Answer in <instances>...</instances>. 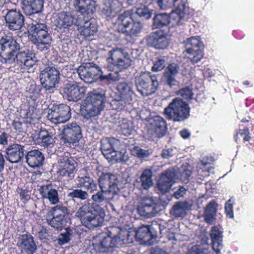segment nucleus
Here are the masks:
<instances>
[{
	"label": "nucleus",
	"instance_id": "f257e3e1",
	"mask_svg": "<svg viewBox=\"0 0 254 254\" xmlns=\"http://www.w3.org/2000/svg\"><path fill=\"white\" fill-rule=\"evenodd\" d=\"M106 102L105 93H100L96 90L89 92L80 106L81 116L86 120L98 116L104 109Z\"/></svg>",
	"mask_w": 254,
	"mask_h": 254
},
{
	"label": "nucleus",
	"instance_id": "f03ea898",
	"mask_svg": "<svg viewBox=\"0 0 254 254\" xmlns=\"http://www.w3.org/2000/svg\"><path fill=\"white\" fill-rule=\"evenodd\" d=\"M107 68L109 71L122 72L129 67L132 60L128 53L122 48H113L109 51L107 57Z\"/></svg>",
	"mask_w": 254,
	"mask_h": 254
},
{
	"label": "nucleus",
	"instance_id": "7ed1b4c3",
	"mask_svg": "<svg viewBox=\"0 0 254 254\" xmlns=\"http://www.w3.org/2000/svg\"><path fill=\"white\" fill-rule=\"evenodd\" d=\"M190 107L183 99L175 98L164 110V115L168 120L174 122H181L190 116Z\"/></svg>",
	"mask_w": 254,
	"mask_h": 254
},
{
	"label": "nucleus",
	"instance_id": "20e7f679",
	"mask_svg": "<svg viewBox=\"0 0 254 254\" xmlns=\"http://www.w3.org/2000/svg\"><path fill=\"white\" fill-rule=\"evenodd\" d=\"M31 40L38 46L43 45L42 50L49 48L52 41V37L49 32L48 28L43 20L33 22L30 28Z\"/></svg>",
	"mask_w": 254,
	"mask_h": 254
},
{
	"label": "nucleus",
	"instance_id": "39448f33",
	"mask_svg": "<svg viewBox=\"0 0 254 254\" xmlns=\"http://www.w3.org/2000/svg\"><path fill=\"white\" fill-rule=\"evenodd\" d=\"M77 71L81 79L87 83H91L98 79L101 81L113 79L111 72L103 75L101 67L93 63H85L77 68Z\"/></svg>",
	"mask_w": 254,
	"mask_h": 254
},
{
	"label": "nucleus",
	"instance_id": "423d86ee",
	"mask_svg": "<svg viewBox=\"0 0 254 254\" xmlns=\"http://www.w3.org/2000/svg\"><path fill=\"white\" fill-rule=\"evenodd\" d=\"M137 91L143 96L152 95L157 91L159 82L156 75L150 72H142L135 78Z\"/></svg>",
	"mask_w": 254,
	"mask_h": 254
},
{
	"label": "nucleus",
	"instance_id": "0eeeda50",
	"mask_svg": "<svg viewBox=\"0 0 254 254\" xmlns=\"http://www.w3.org/2000/svg\"><path fill=\"white\" fill-rule=\"evenodd\" d=\"M20 49V44L12 36L5 35L0 39V62L12 64L15 54Z\"/></svg>",
	"mask_w": 254,
	"mask_h": 254
},
{
	"label": "nucleus",
	"instance_id": "6e6552de",
	"mask_svg": "<svg viewBox=\"0 0 254 254\" xmlns=\"http://www.w3.org/2000/svg\"><path fill=\"white\" fill-rule=\"evenodd\" d=\"M118 31L126 35L132 36L139 33L143 28L142 23L133 18L132 14L125 11L118 18Z\"/></svg>",
	"mask_w": 254,
	"mask_h": 254
},
{
	"label": "nucleus",
	"instance_id": "1a4fd4ad",
	"mask_svg": "<svg viewBox=\"0 0 254 254\" xmlns=\"http://www.w3.org/2000/svg\"><path fill=\"white\" fill-rule=\"evenodd\" d=\"M75 215L81 222H91L93 220L97 221V222H104L105 213L99 205L87 203L80 207Z\"/></svg>",
	"mask_w": 254,
	"mask_h": 254
},
{
	"label": "nucleus",
	"instance_id": "9d476101",
	"mask_svg": "<svg viewBox=\"0 0 254 254\" xmlns=\"http://www.w3.org/2000/svg\"><path fill=\"white\" fill-rule=\"evenodd\" d=\"M58 177L66 180L74 178L75 172L76 162L69 152H66L60 157L58 161Z\"/></svg>",
	"mask_w": 254,
	"mask_h": 254
},
{
	"label": "nucleus",
	"instance_id": "9b49d317",
	"mask_svg": "<svg viewBox=\"0 0 254 254\" xmlns=\"http://www.w3.org/2000/svg\"><path fill=\"white\" fill-rule=\"evenodd\" d=\"M61 135L60 139L63 145L72 147L82 137L81 127L75 123L68 124L64 126Z\"/></svg>",
	"mask_w": 254,
	"mask_h": 254
},
{
	"label": "nucleus",
	"instance_id": "f8f14e48",
	"mask_svg": "<svg viewBox=\"0 0 254 254\" xmlns=\"http://www.w3.org/2000/svg\"><path fill=\"white\" fill-rule=\"evenodd\" d=\"M71 109L64 104H54L49 109L47 118L52 123L58 125L68 121L71 118Z\"/></svg>",
	"mask_w": 254,
	"mask_h": 254
},
{
	"label": "nucleus",
	"instance_id": "ddd939ff",
	"mask_svg": "<svg viewBox=\"0 0 254 254\" xmlns=\"http://www.w3.org/2000/svg\"><path fill=\"white\" fill-rule=\"evenodd\" d=\"M186 52L188 58L193 64L199 62L203 57L202 43L199 37H191L186 41Z\"/></svg>",
	"mask_w": 254,
	"mask_h": 254
},
{
	"label": "nucleus",
	"instance_id": "4468645a",
	"mask_svg": "<svg viewBox=\"0 0 254 254\" xmlns=\"http://www.w3.org/2000/svg\"><path fill=\"white\" fill-rule=\"evenodd\" d=\"M4 18L5 26L10 31H20L24 25L25 17L19 9H7Z\"/></svg>",
	"mask_w": 254,
	"mask_h": 254
},
{
	"label": "nucleus",
	"instance_id": "2eb2a0df",
	"mask_svg": "<svg viewBox=\"0 0 254 254\" xmlns=\"http://www.w3.org/2000/svg\"><path fill=\"white\" fill-rule=\"evenodd\" d=\"M60 72L54 67H47L40 74L42 86L46 91L55 87L60 80Z\"/></svg>",
	"mask_w": 254,
	"mask_h": 254
},
{
	"label": "nucleus",
	"instance_id": "dca6fc26",
	"mask_svg": "<svg viewBox=\"0 0 254 254\" xmlns=\"http://www.w3.org/2000/svg\"><path fill=\"white\" fill-rule=\"evenodd\" d=\"M116 238L108 235H99L93 238L92 246L97 253H105L111 252L117 247Z\"/></svg>",
	"mask_w": 254,
	"mask_h": 254
},
{
	"label": "nucleus",
	"instance_id": "f3484780",
	"mask_svg": "<svg viewBox=\"0 0 254 254\" xmlns=\"http://www.w3.org/2000/svg\"><path fill=\"white\" fill-rule=\"evenodd\" d=\"M117 176L111 173L103 172L98 179L100 189L106 190L112 195L116 194L119 190Z\"/></svg>",
	"mask_w": 254,
	"mask_h": 254
},
{
	"label": "nucleus",
	"instance_id": "a211bd4d",
	"mask_svg": "<svg viewBox=\"0 0 254 254\" xmlns=\"http://www.w3.org/2000/svg\"><path fill=\"white\" fill-rule=\"evenodd\" d=\"M186 0H181L177 7L172 10L169 14L170 23L172 27L180 26L183 24L184 17L191 13V9L189 7Z\"/></svg>",
	"mask_w": 254,
	"mask_h": 254
},
{
	"label": "nucleus",
	"instance_id": "6ab92c4d",
	"mask_svg": "<svg viewBox=\"0 0 254 254\" xmlns=\"http://www.w3.org/2000/svg\"><path fill=\"white\" fill-rule=\"evenodd\" d=\"M148 46L156 49H164L170 44L168 34L164 30L159 29L151 32L146 38Z\"/></svg>",
	"mask_w": 254,
	"mask_h": 254
},
{
	"label": "nucleus",
	"instance_id": "aec40b11",
	"mask_svg": "<svg viewBox=\"0 0 254 254\" xmlns=\"http://www.w3.org/2000/svg\"><path fill=\"white\" fill-rule=\"evenodd\" d=\"M34 54L29 49L23 51H18L14 56L12 63L16 62L19 66L22 72L28 70L36 64V61L34 59Z\"/></svg>",
	"mask_w": 254,
	"mask_h": 254
},
{
	"label": "nucleus",
	"instance_id": "412c9836",
	"mask_svg": "<svg viewBox=\"0 0 254 254\" xmlns=\"http://www.w3.org/2000/svg\"><path fill=\"white\" fill-rule=\"evenodd\" d=\"M160 205L151 197H143L138 205L137 210L141 216L153 217L160 211Z\"/></svg>",
	"mask_w": 254,
	"mask_h": 254
},
{
	"label": "nucleus",
	"instance_id": "4be33fe9",
	"mask_svg": "<svg viewBox=\"0 0 254 254\" xmlns=\"http://www.w3.org/2000/svg\"><path fill=\"white\" fill-rule=\"evenodd\" d=\"M147 128L148 132L152 136L162 137L167 131L166 121L162 117L156 116L149 120Z\"/></svg>",
	"mask_w": 254,
	"mask_h": 254
},
{
	"label": "nucleus",
	"instance_id": "5701e85b",
	"mask_svg": "<svg viewBox=\"0 0 254 254\" xmlns=\"http://www.w3.org/2000/svg\"><path fill=\"white\" fill-rule=\"evenodd\" d=\"M47 222H68V209L63 205H56L49 210L46 215Z\"/></svg>",
	"mask_w": 254,
	"mask_h": 254
},
{
	"label": "nucleus",
	"instance_id": "b1692460",
	"mask_svg": "<svg viewBox=\"0 0 254 254\" xmlns=\"http://www.w3.org/2000/svg\"><path fill=\"white\" fill-rule=\"evenodd\" d=\"M176 176V171L173 168L168 169L161 174L157 183V188L160 193L164 194L170 190Z\"/></svg>",
	"mask_w": 254,
	"mask_h": 254
},
{
	"label": "nucleus",
	"instance_id": "393cba45",
	"mask_svg": "<svg viewBox=\"0 0 254 254\" xmlns=\"http://www.w3.org/2000/svg\"><path fill=\"white\" fill-rule=\"evenodd\" d=\"M85 92V87L80 86L77 82L66 84L63 89L64 96L69 101L77 102L80 100L84 96Z\"/></svg>",
	"mask_w": 254,
	"mask_h": 254
},
{
	"label": "nucleus",
	"instance_id": "a878e982",
	"mask_svg": "<svg viewBox=\"0 0 254 254\" xmlns=\"http://www.w3.org/2000/svg\"><path fill=\"white\" fill-rule=\"evenodd\" d=\"M119 142V140L114 138H106L101 141L102 153L109 162L117 161V152L115 150V145Z\"/></svg>",
	"mask_w": 254,
	"mask_h": 254
},
{
	"label": "nucleus",
	"instance_id": "bb28decb",
	"mask_svg": "<svg viewBox=\"0 0 254 254\" xmlns=\"http://www.w3.org/2000/svg\"><path fill=\"white\" fill-rule=\"evenodd\" d=\"M24 146L18 143L9 145L5 149L6 159L11 163L20 162L24 156Z\"/></svg>",
	"mask_w": 254,
	"mask_h": 254
},
{
	"label": "nucleus",
	"instance_id": "cd10ccee",
	"mask_svg": "<svg viewBox=\"0 0 254 254\" xmlns=\"http://www.w3.org/2000/svg\"><path fill=\"white\" fill-rule=\"evenodd\" d=\"M17 246L22 254H34L37 250L34 237L31 234L22 235Z\"/></svg>",
	"mask_w": 254,
	"mask_h": 254
},
{
	"label": "nucleus",
	"instance_id": "c85d7f7f",
	"mask_svg": "<svg viewBox=\"0 0 254 254\" xmlns=\"http://www.w3.org/2000/svg\"><path fill=\"white\" fill-rule=\"evenodd\" d=\"M179 65L175 63L168 64L163 72V78L165 85L172 88L177 85L178 81L176 77L180 70Z\"/></svg>",
	"mask_w": 254,
	"mask_h": 254
},
{
	"label": "nucleus",
	"instance_id": "c756f323",
	"mask_svg": "<svg viewBox=\"0 0 254 254\" xmlns=\"http://www.w3.org/2000/svg\"><path fill=\"white\" fill-rule=\"evenodd\" d=\"M133 231L134 239L141 243L150 244L156 237V235L153 233L147 225H142L136 230L133 229Z\"/></svg>",
	"mask_w": 254,
	"mask_h": 254
},
{
	"label": "nucleus",
	"instance_id": "7c9ffc66",
	"mask_svg": "<svg viewBox=\"0 0 254 254\" xmlns=\"http://www.w3.org/2000/svg\"><path fill=\"white\" fill-rule=\"evenodd\" d=\"M39 191L42 198L48 199L50 204L55 205L59 202L58 191L52 188L51 184L41 186Z\"/></svg>",
	"mask_w": 254,
	"mask_h": 254
},
{
	"label": "nucleus",
	"instance_id": "2f4dec72",
	"mask_svg": "<svg viewBox=\"0 0 254 254\" xmlns=\"http://www.w3.org/2000/svg\"><path fill=\"white\" fill-rule=\"evenodd\" d=\"M44 0H23L22 8L27 15L40 12L44 6Z\"/></svg>",
	"mask_w": 254,
	"mask_h": 254
},
{
	"label": "nucleus",
	"instance_id": "473e14b6",
	"mask_svg": "<svg viewBox=\"0 0 254 254\" xmlns=\"http://www.w3.org/2000/svg\"><path fill=\"white\" fill-rule=\"evenodd\" d=\"M25 158L26 162L28 165L33 168L41 166L45 159L44 154L38 149L28 151Z\"/></svg>",
	"mask_w": 254,
	"mask_h": 254
},
{
	"label": "nucleus",
	"instance_id": "72a5a7b5",
	"mask_svg": "<svg viewBox=\"0 0 254 254\" xmlns=\"http://www.w3.org/2000/svg\"><path fill=\"white\" fill-rule=\"evenodd\" d=\"M120 100L130 104L132 100L133 91L128 84L126 82H119L116 87Z\"/></svg>",
	"mask_w": 254,
	"mask_h": 254
},
{
	"label": "nucleus",
	"instance_id": "f704fd0d",
	"mask_svg": "<svg viewBox=\"0 0 254 254\" xmlns=\"http://www.w3.org/2000/svg\"><path fill=\"white\" fill-rule=\"evenodd\" d=\"M223 232L222 228L213 226L210 234L212 249L217 254H219L222 247Z\"/></svg>",
	"mask_w": 254,
	"mask_h": 254
},
{
	"label": "nucleus",
	"instance_id": "c9c22d12",
	"mask_svg": "<svg viewBox=\"0 0 254 254\" xmlns=\"http://www.w3.org/2000/svg\"><path fill=\"white\" fill-rule=\"evenodd\" d=\"M36 141L39 145L44 148L52 147L55 142L52 133L42 128L40 130Z\"/></svg>",
	"mask_w": 254,
	"mask_h": 254
},
{
	"label": "nucleus",
	"instance_id": "e433bc0d",
	"mask_svg": "<svg viewBox=\"0 0 254 254\" xmlns=\"http://www.w3.org/2000/svg\"><path fill=\"white\" fill-rule=\"evenodd\" d=\"M75 9L82 14H89L95 9L93 0H72Z\"/></svg>",
	"mask_w": 254,
	"mask_h": 254
},
{
	"label": "nucleus",
	"instance_id": "4c0bfd02",
	"mask_svg": "<svg viewBox=\"0 0 254 254\" xmlns=\"http://www.w3.org/2000/svg\"><path fill=\"white\" fill-rule=\"evenodd\" d=\"M117 245L121 246L132 243L134 240L133 229L131 228H122L117 238L115 237Z\"/></svg>",
	"mask_w": 254,
	"mask_h": 254
},
{
	"label": "nucleus",
	"instance_id": "58836bf2",
	"mask_svg": "<svg viewBox=\"0 0 254 254\" xmlns=\"http://www.w3.org/2000/svg\"><path fill=\"white\" fill-rule=\"evenodd\" d=\"M77 187L85 189L89 193H92L97 190V185L93 178L88 176H78L77 179Z\"/></svg>",
	"mask_w": 254,
	"mask_h": 254
},
{
	"label": "nucleus",
	"instance_id": "ea45409f",
	"mask_svg": "<svg viewBox=\"0 0 254 254\" xmlns=\"http://www.w3.org/2000/svg\"><path fill=\"white\" fill-rule=\"evenodd\" d=\"M74 18L70 13L61 12L58 14L56 19L57 26L60 29H68L74 23Z\"/></svg>",
	"mask_w": 254,
	"mask_h": 254
},
{
	"label": "nucleus",
	"instance_id": "a19ab883",
	"mask_svg": "<svg viewBox=\"0 0 254 254\" xmlns=\"http://www.w3.org/2000/svg\"><path fill=\"white\" fill-rule=\"evenodd\" d=\"M78 31L81 36L86 39L93 36L98 30L96 24L91 20L85 21L82 25L78 28Z\"/></svg>",
	"mask_w": 254,
	"mask_h": 254
},
{
	"label": "nucleus",
	"instance_id": "79ce46f5",
	"mask_svg": "<svg viewBox=\"0 0 254 254\" xmlns=\"http://www.w3.org/2000/svg\"><path fill=\"white\" fill-rule=\"evenodd\" d=\"M218 204L216 201L211 200L205 207L203 217L205 222H213L215 220Z\"/></svg>",
	"mask_w": 254,
	"mask_h": 254
},
{
	"label": "nucleus",
	"instance_id": "37998d69",
	"mask_svg": "<svg viewBox=\"0 0 254 254\" xmlns=\"http://www.w3.org/2000/svg\"><path fill=\"white\" fill-rule=\"evenodd\" d=\"M170 23L169 14L166 13H156L153 18L152 26L154 29H160Z\"/></svg>",
	"mask_w": 254,
	"mask_h": 254
},
{
	"label": "nucleus",
	"instance_id": "c03bdc74",
	"mask_svg": "<svg viewBox=\"0 0 254 254\" xmlns=\"http://www.w3.org/2000/svg\"><path fill=\"white\" fill-rule=\"evenodd\" d=\"M190 207V205L187 201L176 202L173 206L171 213L176 217H182L185 214Z\"/></svg>",
	"mask_w": 254,
	"mask_h": 254
},
{
	"label": "nucleus",
	"instance_id": "a18cd8bd",
	"mask_svg": "<svg viewBox=\"0 0 254 254\" xmlns=\"http://www.w3.org/2000/svg\"><path fill=\"white\" fill-rule=\"evenodd\" d=\"M152 171L150 169H145L141 173L139 180L141 188L144 190L149 189L153 184Z\"/></svg>",
	"mask_w": 254,
	"mask_h": 254
},
{
	"label": "nucleus",
	"instance_id": "49530a36",
	"mask_svg": "<svg viewBox=\"0 0 254 254\" xmlns=\"http://www.w3.org/2000/svg\"><path fill=\"white\" fill-rule=\"evenodd\" d=\"M179 0H151L152 2L156 4L160 9H166L174 7L175 3Z\"/></svg>",
	"mask_w": 254,
	"mask_h": 254
},
{
	"label": "nucleus",
	"instance_id": "de8ad7c7",
	"mask_svg": "<svg viewBox=\"0 0 254 254\" xmlns=\"http://www.w3.org/2000/svg\"><path fill=\"white\" fill-rule=\"evenodd\" d=\"M239 135L243 138V140L244 142H248L252 139L249 128L247 127L243 129H239L238 131H236L234 138L235 141L237 142H238L239 140L238 137Z\"/></svg>",
	"mask_w": 254,
	"mask_h": 254
},
{
	"label": "nucleus",
	"instance_id": "09e8293b",
	"mask_svg": "<svg viewBox=\"0 0 254 254\" xmlns=\"http://www.w3.org/2000/svg\"><path fill=\"white\" fill-rule=\"evenodd\" d=\"M189 254H212L206 245H195L189 250Z\"/></svg>",
	"mask_w": 254,
	"mask_h": 254
},
{
	"label": "nucleus",
	"instance_id": "8fccbe9b",
	"mask_svg": "<svg viewBox=\"0 0 254 254\" xmlns=\"http://www.w3.org/2000/svg\"><path fill=\"white\" fill-rule=\"evenodd\" d=\"M135 13L139 17L146 19L150 18L152 15V12L144 4V3L141 4V6H138L136 8Z\"/></svg>",
	"mask_w": 254,
	"mask_h": 254
},
{
	"label": "nucleus",
	"instance_id": "3c124183",
	"mask_svg": "<svg viewBox=\"0 0 254 254\" xmlns=\"http://www.w3.org/2000/svg\"><path fill=\"white\" fill-rule=\"evenodd\" d=\"M87 191H84L81 189H75L70 192L68 196L72 198H78L81 200L86 199L88 197Z\"/></svg>",
	"mask_w": 254,
	"mask_h": 254
},
{
	"label": "nucleus",
	"instance_id": "603ef678",
	"mask_svg": "<svg viewBox=\"0 0 254 254\" xmlns=\"http://www.w3.org/2000/svg\"><path fill=\"white\" fill-rule=\"evenodd\" d=\"M166 60L164 57L158 58L154 61L151 70L153 72H158L162 70L165 67Z\"/></svg>",
	"mask_w": 254,
	"mask_h": 254
},
{
	"label": "nucleus",
	"instance_id": "864d4df0",
	"mask_svg": "<svg viewBox=\"0 0 254 254\" xmlns=\"http://www.w3.org/2000/svg\"><path fill=\"white\" fill-rule=\"evenodd\" d=\"M109 194L106 190L101 189L100 191L93 194L91 196V199L95 203H101L106 199L104 194Z\"/></svg>",
	"mask_w": 254,
	"mask_h": 254
},
{
	"label": "nucleus",
	"instance_id": "5fc2aeb1",
	"mask_svg": "<svg viewBox=\"0 0 254 254\" xmlns=\"http://www.w3.org/2000/svg\"><path fill=\"white\" fill-rule=\"evenodd\" d=\"M38 110L33 106H30L25 111L24 118L29 119V122L33 121L38 118L37 115Z\"/></svg>",
	"mask_w": 254,
	"mask_h": 254
},
{
	"label": "nucleus",
	"instance_id": "6e6d98bb",
	"mask_svg": "<svg viewBox=\"0 0 254 254\" xmlns=\"http://www.w3.org/2000/svg\"><path fill=\"white\" fill-rule=\"evenodd\" d=\"M178 94L186 99H191L193 95L192 88L188 86L181 88Z\"/></svg>",
	"mask_w": 254,
	"mask_h": 254
},
{
	"label": "nucleus",
	"instance_id": "4d7b16f0",
	"mask_svg": "<svg viewBox=\"0 0 254 254\" xmlns=\"http://www.w3.org/2000/svg\"><path fill=\"white\" fill-rule=\"evenodd\" d=\"M20 199L24 203H26L31 198V192L27 189L18 188Z\"/></svg>",
	"mask_w": 254,
	"mask_h": 254
},
{
	"label": "nucleus",
	"instance_id": "13d9d810",
	"mask_svg": "<svg viewBox=\"0 0 254 254\" xmlns=\"http://www.w3.org/2000/svg\"><path fill=\"white\" fill-rule=\"evenodd\" d=\"M122 228L120 227L117 226H109L107 228L108 233L107 235L114 238H117L120 234Z\"/></svg>",
	"mask_w": 254,
	"mask_h": 254
},
{
	"label": "nucleus",
	"instance_id": "bf43d9fd",
	"mask_svg": "<svg viewBox=\"0 0 254 254\" xmlns=\"http://www.w3.org/2000/svg\"><path fill=\"white\" fill-rule=\"evenodd\" d=\"M231 199H229L225 204V211L227 218H232L234 217L233 204L231 203Z\"/></svg>",
	"mask_w": 254,
	"mask_h": 254
},
{
	"label": "nucleus",
	"instance_id": "052dcab7",
	"mask_svg": "<svg viewBox=\"0 0 254 254\" xmlns=\"http://www.w3.org/2000/svg\"><path fill=\"white\" fill-rule=\"evenodd\" d=\"M122 134L128 136L131 134L132 128L127 123H123L121 125V130Z\"/></svg>",
	"mask_w": 254,
	"mask_h": 254
},
{
	"label": "nucleus",
	"instance_id": "680f3d73",
	"mask_svg": "<svg viewBox=\"0 0 254 254\" xmlns=\"http://www.w3.org/2000/svg\"><path fill=\"white\" fill-rule=\"evenodd\" d=\"M102 14L104 15L106 18H111L115 16L114 14V10L111 5H106L103 7L102 9Z\"/></svg>",
	"mask_w": 254,
	"mask_h": 254
},
{
	"label": "nucleus",
	"instance_id": "e2e57ef3",
	"mask_svg": "<svg viewBox=\"0 0 254 254\" xmlns=\"http://www.w3.org/2000/svg\"><path fill=\"white\" fill-rule=\"evenodd\" d=\"M187 190L183 186H180L178 190L174 192V196L179 199L183 197L186 193Z\"/></svg>",
	"mask_w": 254,
	"mask_h": 254
},
{
	"label": "nucleus",
	"instance_id": "0e129e2a",
	"mask_svg": "<svg viewBox=\"0 0 254 254\" xmlns=\"http://www.w3.org/2000/svg\"><path fill=\"white\" fill-rule=\"evenodd\" d=\"M69 234L67 232L61 233L60 237L58 239L59 243L60 245H63L67 243L69 241Z\"/></svg>",
	"mask_w": 254,
	"mask_h": 254
},
{
	"label": "nucleus",
	"instance_id": "69168bd1",
	"mask_svg": "<svg viewBox=\"0 0 254 254\" xmlns=\"http://www.w3.org/2000/svg\"><path fill=\"white\" fill-rule=\"evenodd\" d=\"M9 136V135L7 132H2L0 134V144L3 146L7 145Z\"/></svg>",
	"mask_w": 254,
	"mask_h": 254
},
{
	"label": "nucleus",
	"instance_id": "338daca9",
	"mask_svg": "<svg viewBox=\"0 0 254 254\" xmlns=\"http://www.w3.org/2000/svg\"><path fill=\"white\" fill-rule=\"evenodd\" d=\"M192 174V171L188 169L185 170L181 173V178L183 180L184 182H186L187 183L190 180V178Z\"/></svg>",
	"mask_w": 254,
	"mask_h": 254
},
{
	"label": "nucleus",
	"instance_id": "774afa93",
	"mask_svg": "<svg viewBox=\"0 0 254 254\" xmlns=\"http://www.w3.org/2000/svg\"><path fill=\"white\" fill-rule=\"evenodd\" d=\"M128 5H131L135 8L141 6V4L144 3V0H127Z\"/></svg>",
	"mask_w": 254,
	"mask_h": 254
}]
</instances>
